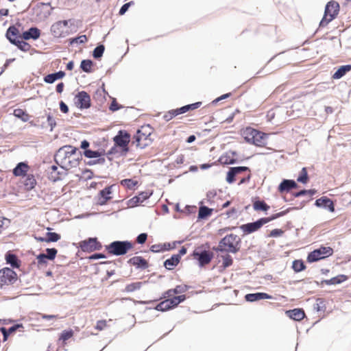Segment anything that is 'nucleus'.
Wrapping results in <instances>:
<instances>
[{
	"label": "nucleus",
	"instance_id": "f257e3e1",
	"mask_svg": "<svg viewBox=\"0 0 351 351\" xmlns=\"http://www.w3.org/2000/svg\"><path fill=\"white\" fill-rule=\"evenodd\" d=\"M242 135L247 142L257 146H261L265 143V138L267 136L265 134L261 133L252 128L244 129L242 131Z\"/></svg>",
	"mask_w": 351,
	"mask_h": 351
},
{
	"label": "nucleus",
	"instance_id": "f03ea898",
	"mask_svg": "<svg viewBox=\"0 0 351 351\" xmlns=\"http://www.w3.org/2000/svg\"><path fill=\"white\" fill-rule=\"evenodd\" d=\"M152 128L149 125H144L139 129L134 136L136 145L141 149H143L152 143L150 135Z\"/></svg>",
	"mask_w": 351,
	"mask_h": 351
},
{
	"label": "nucleus",
	"instance_id": "7ed1b4c3",
	"mask_svg": "<svg viewBox=\"0 0 351 351\" xmlns=\"http://www.w3.org/2000/svg\"><path fill=\"white\" fill-rule=\"evenodd\" d=\"M287 211H282L279 213L276 214L273 217L270 218H262L259 220L253 222V223H249L247 224H244L241 226V228L244 232L246 233H252L254 231L258 230L260 229L264 224L271 221L273 219H275L279 217L283 216L287 213Z\"/></svg>",
	"mask_w": 351,
	"mask_h": 351
},
{
	"label": "nucleus",
	"instance_id": "20e7f679",
	"mask_svg": "<svg viewBox=\"0 0 351 351\" xmlns=\"http://www.w3.org/2000/svg\"><path fill=\"white\" fill-rule=\"evenodd\" d=\"M239 238L234 234L224 237L220 242L219 247L221 251L235 253L239 250Z\"/></svg>",
	"mask_w": 351,
	"mask_h": 351
},
{
	"label": "nucleus",
	"instance_id": "39448f33",
	"mask_svg": "<svg viewBox=\"0 0 351 351\" xmlns=\"http://www.w3.org/2000/svg\"><path fill=\"white\" fill-rule=\"evenodd\" d=\"M76 152V148L72 146H64L59 149L57 152L55 158L57 162H60L62 166L66 167L70 163L69 158Z\"/></svg>",
	"mask_w": 351,
	"mask_h": 351
},
{
	"label": "nucleus",
	"instance_id": "423d86ee",
	"mask_svg": "<svg viewBox=\"0 0 351 351\" xmlns=\"http://www.w3.org/2000/svg\"><path fill=\"white\" fill-rule=\"evenodd\" d=\"M132 247V244L129 241H114L108 246L110 253L117 256L123 255Z\"/></svg>",
	"mask_w": 351,
	"mask_h": 351
},
{
	"label": "nucleus",
	"instance_id": "0eeeda50",
	"mask_svg": "<svg viewBox=\"0 0 351 351\" xmlns=\"http://www.w3.org/2000/svg\"><path fill=\"white\" fill-rule=\"evenodd\" d=\"M339 8L338 3L335 1L328 2L326 6L324 16L320 22V25L324 26L331 21L337 14Z\"/></svg>",
	"mask_w": 351,
	"mask_h": 351
},
{
	"label": "nucleus",
	"instance_id": "6e6552de",
	"mask_svg": "<svg viewBox=\"0 0 351 351\" xmlns=\"http://www.w3.org/2000/svg\"><path fill=\"white\" fill-rule=\"evenodd\" d=\"M333 250L330 247L322 246L321 247L311 252L307 257V261L309 263L317 261L331 256Z\"/></svg>",
	"mask_w": 351,
	"mask_h": 351
},
{
	"label": "nucleus",
	"instance_id": "1a4fd4ad",
	"mask_svg": "<svg viewBox=\"0 0 351 351\" xmlns=\"http://www.w3.org/2000/svg\"><path fill=\"white\" fill-rule=\"evenodd\" d=\"M68 21H62L55 23L51 27L53 35L56 37H64L68 34Z\"/></svg>",
	"mask_w": 351,
	"mask_h": 351
},
{
	"label": "nucleus",
	"instance_id": "9d476101",
	"mask_svg": "<svg viewBox=\"0 0 351 351\" xmlns=\"http://www.w3.org/2000/svg\"><path fill=\"white\" fill-rule=\"evenodd\" d=\"M193 256L195 259L199 261L201 266L208 264L212 259L213 254L211 252L203 250L198 247L193 252Z\"/></svg>",
	"mask_w": 351,
	"mask_h": 351
},
{
	"label": "nucleus",
	"instance_id": "9b49d317",
	"mask_svg": "<svg viewBox=\"0 0 351 351\" xmlns=\"http://www.w3.org/2000/svg\"><path fill=\"white\" fill-rule=\"evenodd\" d=\"M16 280V274L10 268H4L0 271V282L12 284Z\"/></svg>",
	"mask_w": 351,
	"mask_h": 351
},
{
	"label": "nucleus",
	"instance_id": "f8f14e48",
	"mask_svg": "<svg viewBox=\"0 0 351 351\" xmlns=\"http://www.w3.org/2000/svg\"><path fill=\"white\" fill-rule=\"evenodd\" d=\"M130 135L123 131H119V134L114 138L115 144L123 148L125 152L128 151V145L130 142Z\"/></svg>",
	"mask_w": 351,
	"mask_h": 351
},
{
	"label": "nucleus",
	"instance_id": "ddd939ff",
	"mask_svg": "<svg viewBox=\"0 0 351 351\" xmlns=\"http://www.w3.org/2000/svg\"><path fill=\"white\" fill-rule=\"evenodd\" d=\"M75 103L80 108H87L90 106V99L89 95L84 91L80 92L75 96Z\"/></svg>",
	"mask_w": 351,
	"mask_h": 351
},
{
	"label": "nucleus",
	"instance_id": "4468645a",
	"mask_svg": "<svg viewBox=\"0 0 351 351\" xmlns=\"http://www.w3.org/2000/svg\"><path fill=\"white\" fill-rule=\"evenodd\" d=\"M315 205L318 207L327 208L330 212H333L335 210L332 201L327 197H321L317 199Z\"/></svg>",
	"mask_w": 351,
	"mask_h": 351
},
{
	"label": "nucleus",
	"instance_id": "2eb2a0df",
	"mask_svg": "<svg viewBox=\"0 0 351 351\" xmlns=\"http://www.w3.org/2000/svg\"><path fill=\"white\" fill-rule=\"evenodd\" d=\"M6 38L10 40V42L12 44L15 43V42L20 39L19 36V29L14 27H10L6 32Z\"/></svg>",
	"mask_w": 351,
	"mask_h": 351
},
{
	"label": "nucleus",
	"instance_id": "dca6fc26",
	"mask_svg": "<svg viewBox=\"0 0 351 351\" xmlns=\"http://www.w3.org/2000/svg\"><path fill=\"white\" fill-rule=\"evenodd\" d=\"M297 184L292 180H284L278 186L280 193L289 192L291 189L295 188Z\"/></svg>",
	"mask_w": 351,
	"mask_h": 351
},
{
	"label": "nucleus",
	"instance_id": "f3484780",
	"mask_svg": "<svg viewBox=\"0 0 351 351\" xmlns=\"http://www.w3.org/2000/svg\"><path fill=\"white\" fill-rule=\"evenodd\" d=\"M271 298V295L265 293H249L245 295V300L248 302H254L260 300Z\"/></svg>",
	"mask_w": 351,
	"mask_h": 351
},
{
	"label": "nucleus",
	"instance_id": "a211bd4d",
	"mask_svg": "<svg viewBox=\"0 0 351 351\" xmlns=\"http://www.w3.org/2000/svg\"><path fill=\"white\" fill-rule=\"evenodd\" d=\"M247 168L245 167H232L230 169V171L227 173L226 181L228 183H232L234 180V176L240 173L242 171L247 170Z\"/></svg>",
	"mask_w": 351,
	"mask_h": 351
},
{
	"label": "nucleus",
	"instance_id": "6ab92c4d",
	"mask_svg": "<svg viewBox=\"0 0 351 351\" xmlns=\"http://www.w3.org/2000/svg\"><path fill=\"white\" fill-rule=\"evenodd\" d=\"M40 36V31L36 27H32L28 31L24 32L22 38L24 40H29L30 38L37 39Z\"/></svg>",
	"mask_w": 351,
	"mask_h": 351
},
{
	"label": "nucleus",
	"instance_id": "aec40b11",
	"mask_svg": "<svg viewBox=\"0 0 351 351\" xmlns=\"http://www.w3.org/2000/svg\"><path fill=\"white\" fill-rule=\"evenodd\" d=\"M287 314L290 318L296 321L302 320L305 316L304 312L299 308L288 311Z\"/></svg>",
	"mask_w": 351,
	"mask_h": 351
},
{
	"label": "nucleus",
	"instance_id": "412c9836",
	"mask_svg": "<svg viewBox=\"0 0 351 351\" xmlns=\"http://www.w3.org/2000/svg\"><path fill=\"white\" fill-rule=\"evenodd\" d=\"M180 255H173L170 258L167 259L165 261L164 265L168 269H172L176 267L180 262Z\"/></svg>",
	"mask_w": 351,
	"mask_h": 351
},
{
	"label": "nucleus",
	"instance_id": "4be33fe9",
	"mask_svg": "<svg viewBox=\"0 0 351 351\" xmlns=\"http://www.w3.org/2000/svg\"><path fill=\"white\" fill-rule=\"evenodd\" d=\"M198 105H199V103H195V104H193L191 105H186L180 108L173 110L171 113H172L173 116H177L178 114L186 112L190 109H195V108H197Z\"/></svg>",
	"mask_w": 351,
	"mask_h": 351
},
{
	"label": "nucleus",
	"instance_id": "5701e85b",
	"mask_svg": "<svg viewBox=\"0 0 351 351\" xmlns=\"http://www.w3.org/2000/svg\"><path fill=\"white\" fill-rule=\"evenodd\" d=\"M28 170V166L23 163L20 162L13 171V173L16 176H24Z\"/></svg>",
	"mask_w": 351,
	"mask_h": 351
},
{
	"label": "nucleus",
	"instance_id": "b1692460",
	"mask_svg": "<svg viewBox=\"0 0 351 351\" xmlns=\"http://www.w3.org/2000/svg\"><path fill=\"white\" fill-rule=\"evenodd\" d=\"M111 194V187L104 189L100 192L101 197L99 199V204L101 205L104 204L107 200L110 199V195Z\"/></svg>",
	"mask_w": 351,
	"mask_h": 351
},
{
	"label": "nucleus",
	"instance_id": "393cba45",
	"mask_svg": "<svg viewBox=\"0 0 351 351\" xmlns=\"http://www.w3.org/2000/svg\"><path fill=\"white\" fill-rule=\"evenodd\" d=\"M96 239H89L88 241H84L81 243V247L84 250H93L96 248Z\"/></svg>",
	"mask_w": 351,
	"mask_h": 351
},
{
	"label": "nucleus",
	"instance_id": "a878e982",
	"mask_svg": "<svg viewBox=\"0 0 351 351\" xmlns=\"http://www.w3.org/2000/svg\"><path fill=\"white\" fill-rule=\"evenodd\" d=\"M351 66L350 65H345L340 66L338 70L333 74L332 77L334 79H340L347 72L350 71Z\"/></svg>",
	"mask_w": 351,
	"mask_h": 351
},
{
	"label": "nucleus",
	"instance_id": "bb28decb",
	"mask_svg": "<svg viewBox=\"0 0 351 351\" xmlns=\"http://www.w3.org/2000/svg\"><path fill=\"white\" fill-rule=\"evenodd\" d=\"M219 161L222 164H226V165L233 164L235 162V158L234 157V153H232V152L226 153L225 155L222 156L220 158Z\"/></svg>",
	"mask_w": 351,
	"mask_h": 351
},
{
	"label": "nucleus",
	"instance_id": "cd10ccee",
	"mask_svg": "<svg viewBox=\"0 0 351 351\" xmlns=\"http://www.w3.org/2000/svg\"><path fill=\"white\" fill-rule=\"evenodd\" d=\"M130 263L137 265L138 267H147V262L145 260L140 256L133 257L130 259Z\"/></svg>",
	"mask_w": 351,
	"mask_h": 351
},
{
	"label": "nucleus",
	"instance_id": "c85d7f7f",
	"mask_svg": "<svg viewBox=\"0 0 351 351\" xmlns=\"http://www.w3.org/2000/svg\"><path fill=\"white\" fill-rule=\"evenodd\" d=\"M186 299L184 295L173 297L171 299H167L171 306L175 307L178 306L180 302H183Z\"/></svg>",
	"mask_w": 351,
	"mask_h": 351
},
{
	"label": "nucleus",
	"instance_id": "c756f323",
	"mask_svg": "<svg viewBox=\"0 0 351 351\" xmlns=\"http://www.w3.org/2000/svg\"><path fill=\"white\" fill-rule=\"evenodd\" d=\"M346 276L344 275H340L334 278H332L330 280H326V283L327 285H337L339 284L346 280Z\"/></svg>",
	"mask_w": 351,
	"mask_h": 351
},
{
	"label": "nucleus",
	"instance_id": "7c9ffc66",
	"mask_svg": "<svg viewBox=\"0 0 351 351\" xmlns=\"http://www.w3.org/2000/svg\"><path fill=\"white\" fill-rule=\"evenodd\" d=\"M121 184L129 189H133L138 184V182L132 179H125L121 180Z\"/></svg>",
	"mask_w": 351,
	"mask_h": 351
},
{
	"label": "nucleus",
	"instance_id": "2f4dec72",
	"mask_svg": "<svg viewBox=\"0 0 351 351\" xmlns=\"http://www.w3.org/2000/svg\"><path fill=\"white\" fill-rule=\"evenodd\" d=\"M212 209L208 208L206 206H202L199 208L198 217L201 219H204L211 215Z\"/></svg>",
	"mask_w": 351,
	"mask_h": 351
},
{
	"label": "nucleus",
	"instance_id": "473e14b6",
	"mask_svg": "<svg viewBox=\"0 0 351 351\" xmlns=\"http://www.w3.org/2000/svg\"><path fill=\"white\" fill-rule=\"evenodd\" d=\"M172 307L171 306L168 300H165L162 302H161L160 304H158L156 306V309L157 311H167L170 308H171Z\"/></svg>",
	"mask_w": 351,
	"mask_h": 351
},
{
	"label": "nucleus",
	"instance_id": "72a5a7b5",
	"mask_svg": "<svg viewBox=\"0 0 351 351\" xmlns=\"http://www.w3.org/2000/svg\"><path fill=\"white\" fill-rule=\"evenodd\" d=\"M253 206H254V209L256 210H261L267 211L269 208V206L267 204H266L264 202H261V201H256L254 203Z\"/></svg>",
	"mask_w": 351,
	"mask_h": 351
},
{
	"label": "nucleus",
	"instance_id": "f704fd0d",
	"mask_svg": "<svg viewBox=\"0 0 351 351\" xmlns=\"http://www.w3.org/2000/svg\"><path fill=\"white\" fill-rule=\"evenodd\" d=\"M14 115L23 121L25 122L28 120V114H27L22 109H16L14 110Z\"/></svg>",
	"mask_w": 351,
	"mask_h": 351
},
{
	"label": "nucleus",
	"instance_id": "c9c22d12",
	"mask_svg": "<svg viewBox=\"0 0 351 351\" xmlns=\"http://www.w3.org/2000/svg\"><path fill=\"white\" fill-rule=\"evenodd\" d=\"M14 45L17 46L21 50L23 51H27L30 48V46L28 43L20 39L17 40L15 43H14Z\"/></svg>",
	"mask_w": 351,
	"mask_h": 351
},
{
	"label": "nucleus",
	"instance_id": "e433bc0d",
	"mask_svg": "<svg viewBox=\"0 0 351 351\" xmlns=\"http://www.w3.org/2000/svg\"><path fill=\"white\" fill-rule=\"evenodd\" d=\"M25 185L27 190L32 189L35 184H36V180L32 176H27L24 181Z\"/></svg>",
	"mask_w": 351,
	"mask_h": 351
},
{
	"label": "nucleus",
	"instance_id": "4c0bfd02",
	"mask_svg": "<svg viewBox=\"0 0 351 351\" xmlns=\"http://www.w3.org/2000/svg\"><path fill=\"white\" fill-rule=\"evenodd\" d=\"M92 65H93L92 61H90L89 60H84L82 61L80 66L84 71H85L86 73H89L91 71Z\"/></svg>",
	"mask_w": 351,
	"mask_h": 351
},
{
	"label": "nucleus",
	"instance_id": "58836bf2",
	"mask_svg": "<svg viewBox=\"0 0 351 351\" xmlns=\"http://www.w3.org/2000/svg\"><path fill=\"white\" fill-rule=\"evenodd\" d=\"M47 237L45 238V242H56L60 239V236L56 232H48Z\"/></svg>",
	"mask_w": 351,
	"mask_h": 351
},
{
	"label": "nucleus",
	"instance_id": "ea45409f",
	"mask_svg": "<svg viewBox=\"0 0 351 351\" xmlns=\"http://www.w3.org/2000/svg\"><path fill=\"white\" fill-rule=\"evenodd\" d=\"M292 267L294 271L296 272L301 271L304 269V265L303 262L300 260L294 261Z\"/></svg>",
	"mask_w": 351,
	"mask_h": 351
},
{
	"label": "nucleus",
	"instance_id": "a19ab883",
	"mask_svg": "<svg viewBox=\"0 0 351 351\" xmlns=\"http://www.w3.org/2000/svg\"><path fill=\"white\" fill-rule=\"evenodd\" d=\"M104 46L101 45L97 47L93 51V56L95 58H99L102 56L104 51Z\"/></svg>",
	"mask_w": 351,
	"mask_h": 351
},
{
	"label": "nucleus",
	"instance_id": "79ce46f5",
	"mask_svg": "<svg viewBox=\"0 0 351 351\" xmlns=\"http://www.w3.org/2000/svg\"><path fill=\"white\" fill-rule=\"evenodd\" d=\"M84 156L89 158H95L100 157L101 154L97 151L86 149L84 151Z\"/></svg>",
	"mask_w": 351,
	"mask_h": 351
},
{
	"label": "nucleus",
	"instance_id": "37998d69",
	"mask_svg": "<svg viewBox=\"0 0 351 351\" xmlns=\"http://www.w3.org/2000/svg\"><path fill=\"white\" fill-rule=\"evenodd\" d=\"M46 257L49 260H53L57 254V250L55 248H48L46 250Z\"/></svg>",
	"mask_w": 351,
	"mask_h": 351
},
{
	"label": "nucleus",
	"instance_id": "c03bdc74",
	"mask_svg": "<svg viewBox=\"0 0 351 351\" xmlns=\"http://www.w3.org/2000/svg\"><path fill=\"white\" fill-rule=\"evenodd\" d=\"M308 180V175L306 168H302L300 176L298 178V181L302 183H306Z\"/></svg>",
	"mask_w": 351,
	"mask_h": 351
},
{
	"label": "nucleus",
	"instance_id": "a18cd8bd",
	"mask_svg": "<svg viewBox=\"0 0 351 351\" xmlns=\"http://www.w3.org/2000/svg\"><path fill=\"white\" fill-rule=\"evenodd\" d=\"M87 41V37L86 35H82V36H80L77 38H75L71 40V44H74V43H77V44H82V43H84Z\"/></svg>",
	"mask_w": 351,
	"mask_h": 351
},
{
	"label": "nucleus",
	"instance_id": "49530a36",
	"mask_svg": "<svg viewBox=\"0 0 351 351\" xmlns=\"http://www.w3.org/2000/svg\"><path fill=\"white\" fill-rule=\"evenodd\" d=\"M6 261L8 263L11 264L12 266L14 267H18V265H17V260H16V256L14 255V254H8L6 256Z\"/></svg>",
	"mask_w": 351,
	"mask_h": 351
},
{
	"label": "nucleus",
	"instance_id": "de8ad7c7",
	"mask_svg": "<svg viewBox=\"0 0 351 351\" xmlns=\"http://www.w3.org/2000/svg\"><path fill=\"white\" fill-rule=\"evenodd\" d=\"M141 282H136V283H132V284H130V285H128L125 289L127 291H129V292H131V291H134V290L136 289H138L141 287Z\"/></svg>",
	"mask_w": 351,
	"mask_h": 351
},
{
	"label": "nucleus",
	"instance_id": "09e8293b",
	"mask_svg": "<svg viewBox=\"0 0 351 351\" xmlns=\"http://www.w3.org/2000/svg\"><path fill=\"white\" fill-rule=\"evenodd\" d=\"M316 193V191L313 190H302L295 194V197H300L304 195H308L310 196L314 195Z\"/></svg>",
	"mask_w": 351,
	"mask_h": 351
},
{
	"label": "nucleus",
	"instance_id": "8fccbe9b",
	"mask_svg": "<svg viewBox=\"0 0 351 351\" xmlns=\"http://www.w3.org/2000/svg\"><path fill=\"white\" fill-rule=\"evenodd\" d=\"M151 195H152L151 193L145 191V192L141 193L138 195H137V197H139V200H140L141 203H142L145 199H148Z\"/></svg>",
	"mask_w": 351,
	"mask_h": 351
},
{
	"label": "nucleus",
	"instance_id": "3c124183",
	"mask_svg": "<svg viewBox=\"0 0 351 351\" xmlns=\"http://www.w3.org/2000/svg\"><path fill=\"white\" fill-rule=\"evenodd\" d=\"M139 203H141V202L139 200V197H138L137 196H135L129 200L128 205L130 207H134L135 206H137L138 204H139Z\"/></svg>",
	"mask_w": 351,
	"mask_h": 351
},
{
	"label": "nucleus",
	"instance_id": "603ef678",
	"mask_svg": "<svg viewBox=\"0 0 351 351\" xmlns=\"http://www.w3.org/2000/svg\"><path fill=\"white\" fill-rule=\"evenodd\" d=\"M186 289V286H177L175 289H172V291H173L175 294H179L184 293Z\"/></svg>",
	"mask_w": 351,
	"mask_h": 351
},
{
	"label": "nucleus",
	"instance_id": "864d4df0",
	"mask_svg": "<svg viewBox=\"0 0 351 351\" xmlns=\"http://www.w3.org/2000/svg\"><path fill=\"white\" fill-rule=\"evenodd\" d=\"M73 335L72 331H64L60 339L64 341L70 339Z\"/></svg>",
	"mask_w": 351,
	"mask_h": 351
},
{
	"label": "nucleus",
	"instance_id": "5fc2aeb1",
	"mask_svg": "<svg viewBox=\"0 0 351 351\" xmlns=\"http://www.w3.org/2000/svg\"><path fill=\"white\" fill-rule=\"evenodd\" d=\"M132 3V2H129V3H125L120 9L119 10V14L121 15H123L128 10V8H130V5Z\"/></svg>",
	"mask_w": 351,
	"mask_h": 351
},
{
	"label": "nucleus",
	"instance_id": "6e6d98bb",
	"mask_svg": "<svg viewBox=\"0 0 351 351\" xmlns=\"http://www.w3.org/2000/svg\"><path fill=\"white\" fill-rule=\"evenodd\" d=\"M147 235L145 233H142L139 234L137 237V242L140 244H143L145 242L147 239Z\"/></svg>",
	"mask_w": 351,
	"mask_h": 351
},
{
	"label": "nucleus",
	"instance_id": "4d7b16f0",
	"mask_svg": "<svg viewBox=\"0 0 351 351\" xmlns=\"http://www.w3.org/2000/svg\"><path fill=\"white\" fill-rule=\"evenodd\" d=\"M232 263V260L229 256L223 258V265L225 267H229Z\"/></svg>",
	"mask_w": 351,
	"mask_h": 351
},
{
	"label": "nucleus",
	"instance_id": "13d9d810",
	"mask_svg": "<svg viewBox=\"0 0 351 351\" xmlns=\"http://www.w3.org/2000/svg\"><path fill=\"white\" fill-rule=\"evenodd\" d=\"M44 80L45 82L49 84H52L56 81L53 73L49 74L47 76H45Z\"/></svg>",
	"mask_w": 351,
	"mask_h": 351
},
{
	"label": "nucleus",
	"instance_id": "bf43d9fd",
	"mask_svg": "<svg viewBox=\"0 0 351 351\" xmlns=\"http://www.w3.org/2000/svg\"><path fill=\"white\" fill-rule=\"evenodd\" d=\"M106 323L105 321H99L97 323L96 328L101 330L106 327Z\"/></svg>",
	"mask_w": 351,
	"mask_h": 351
},
{
	"label": "nucleus",
	"instance_id": "052dcab7",
	"mask_svg": "<svg viewBox=\"0 0 351 351\" xmlns=\"http://www.w3.org/2000/svg\"><path fill=\"white\" fill-rule=\"evenodd\" d=\"M60 108L64 113H66L69 110L68 106L63 101L60 102Z\"/></svg>",
	"mask_w": 351,
	"mask_h": 351
},
{
	"label": "nucleus",
	"instance_id": "680f3d73",
	"mask_svg": "<svg viewBox=\"0 0 351 351\" xmlns=\"http://www.w3.org/2000/svg\"><path fill=\"white\" fill-rule=\"evenodd\" d=\"M23 327L22 324H16V325H14L12 327H10L9 329H8V332L9 333H12L14 332H15L16 330V329L19 328H21Z\"/></svg>",
	"mask_w": 351,
	"mask_h": 351
},
{
	"label": "nucleus",
	"instance_id": "e2e57ef3",
	"mask_svg": "<svg viewBox=\"0 0 351 351\" xmlns=\"http://www.w3.org/2000/svg\"><path fill=\"white\" fill-rule=\"evenodd\" d=\"M53 75L55 77V80H56L62 78L65 74L63 71H59L58 73H53Z\"/></svg>",
	"mask_w": 351,
	"mask_h": 351
},
{
	"label": "nucleus",
	"instance_id": "0e129e2a",
	"mask_svg": "<svg viewBox=\"0 0 351 351\" xmlns=\"http://www.w3.org/2000/svg\"><path fill=\"white\" fill-rule=\"evenodd\" d=\"M39 263H45V259H47L45 254H40L37 256Z\"/></svg>",
	"mask_w": 351,
	"mask_h": 351
},
{
	"label": "nucleus",
	"instance_id": "69168bd1",
	"mask_svg": "<svg viewBox=\"0 0 351 351\" xmlns=\"http://www.w3.org/2000/svg\"><path fill=\"white\" fill-rule=\"evenodd\" d=\"M0 330H1V332L3 333V340L6 341L7 339H8V335L10 333H9V332L5 328H1Z\"/></svg>",
	"mask_w": 351,
	"mask_h": 351
},
{
	"label": "nucleus",
	"instance_id": "338daca9",
	"mask_svg": "<svg viewBox=\"0 0 351 351\" xmlns=\"http://www.w3.org/2000/svg\"><path fill=\"white\" fill-rule=\"evenodd\" d=\"M64 84L63 83H60L56 86V90L58 93H61L63 91Z\"/></svg>",
	"mask_w": 351,
	"mask_h": 351
},
{
	"label": "nucleus",
	"instance_id": "774afa93",
	"mask_svg": "<svg viewBox=\"0 0 351 351\" xmlns=\"http://www.w3.org/2000/svg\"><path fill=\"white\" fill-rule=\"evenodd\" d=\"M173 295H175L174 292L172 291V289H169L165 293L164 298L172 297Z\"/></svg>",
	"mask_w": 351,
	"mask_h": 351
}]
</instances>
